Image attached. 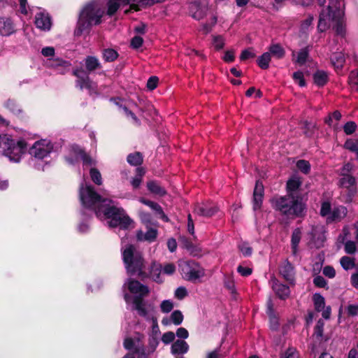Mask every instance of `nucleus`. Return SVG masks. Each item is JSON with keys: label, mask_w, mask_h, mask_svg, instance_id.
Listing matches in <instances>:
<instances>
[{"label": "nucleus", "mask_w": 358, "mask_h": 358, "mask_svg": "<svg viewBox=\"0 0 358 358\" xmlns=\"http://www.w3.org/2000/svg\"><path fill=\"white\" fill-rule=\"evenodd\" d=\"M123 289H127L131 294L134 296L133 299L131 296L128 293H124V300L127 303H129L131 300L133 303L136 299L143 300V298L146 296L149 292V288L138 280L127 279L123 285Z\"/></svg>", "instance_id": "7"}, {"label": "nucleus", "mask_w": 358, "mask_h": 358, "mask_svg": "<svg viewBox=\"0 0 358 358\" xmlns=\"http://www.w3.org/2000/svg\"><path fill=\"white\" fill-rule=\"evenodd\" d=\"M144 336L143 334H136L133 337H128L124 339V347L128 350H131L134 355H138V358L145 357L147 352L144 348L143 340Z\"/></svg>", "instance_id": "9"}, {"label": "nucleus", "mask_w": 358, "mask_h": 358, "mask_svg": "<svg viewBox=\"0 0 358 358\" xmlns=\"http://www.w3.org/2000/svg\"><path fill=\"white\" fill-rule=\"evenodd\" d=\"M173 307V302L171 300H164L160 304V310L164 313H170Z\"/></svg>", "instance_id": "48"}, {"label": "nucleus", "mask_w": 358, "mask_h": 358, "mask_svg": "<svg viewBox=\"0 0 358 358\" xmlns=\"http://www.w3.org/2000/svg\"><path fill=\"white\" fill-rule=\"evenodd\" d=\"M271 55L269 52H264L257 59L259 66L262 69H266L269 66Z\"/></svg>", "instance_id": "34"}, {"label": "nucleus", "mask_w": 358, "mask_h": 358, "mask_svg": "<svg viewBox=\"0 0 358 358\" xmlns=\"http://www.w3.org/2000/svg\"><path fill=\"white\" fill-rule=\"evenodd\" d=\"M270 55H273V57L280 59L282 58L285 55V50L282 46L278 44H274L270 46L269 52Z\"/></svg>", "instance_id": "31"}, {"label": "nucleus", "mask_w": 358, "mask_h": 358, "mask_svg": "<svg viewBox=\"0 0 358 358\" xmlns=\"http://www.w3.org/2000/svg\"><path fill=\"white\" fill-rule=\"evenodd\" d=\"M308 245L319 248L323 245L325 240L324 229L322 225L313 226L308 234Z\"/></svg>", "instance_id": "14"}, {"label": "nucleus", "mask_w": 358, "mask_h": 358, "mask_svg": "<svg viewBox=\"0 0 358 358\" xmlns=\"http://www.w3.org/2000/svg\"><path fill=\"white\" fill-rule=\"evenodd\" d=\"M85 64L86 69L89 72L93 71L101 67V64L98 59L92 56L87 57L85 60Z\"/></svg>", "instance_id": "30"}, {"label": "nucleus", "mask_w": 358, "mask_h": 358, "mask_svg": "<svg viewBox=\"0 0 358 358\" xmlns=\"http://www.w3.org/2000/svg\"><path fill=\"white\" fill-rule=\"evenodd\" d=\"M189 345L184 340L178 339L176 341L171 348V352L173 355H183L188 352Z\"/></svg>", "instance_id": "24"}, {"label": "nucleus", "mask_w": 358, "mask_h": 358, "mask_svg": "<svg viewBox=\"0 0 358 358\" xmlns=\"http://www.w3.org/2000/svg\"><path fill=\"white\" fill-rule=\"evenodd\" d=\"M293 78L294 81L298 83V85L301 87H304L306 85V83L303 78V74L301 71L295 72L293 74Z\"/></svg>", "instance_id": "58"}, {"label": "nucleus", "mask_w": 358, "mask_h": 358, "mask_svg": "<svg viewBox=\"0 0 358 358\" xmlns=\"http://www.w3.org/2000/svg\"><path fill=\"white\" fill-rule=\"evenodd\" d=\"M148 190L159 196H164L166 194V191L158 182L155 181H149L147 183Z\"/></svg>", "instance_id": "27"}, {"label": "nucleus", "mask_w": 358, "mask_h": 358, "mask_svg": "<svg viewBox=\"0 0 358 358\" xmlns=\"http://www.w3.org/2000/svg\"><path fill=\"white\" fill-rule=\"evenodd\" d=\"M16 31L15 24L11 18L0 16V36L8 37L15 34Z\"/></svg>", "instance_id": "16"}, {"label": "nucleus", "mask_w": 358, "mask_h": 358, "mask_svg": "<svg viewBox=\"0 0 358 358\" xmlns=\"http://www.w3.org/2000/svg\"><path fill=\"white\" fill-rule=\"evenodd\" d=\"M357 129V124L354 122H348L343 127L344 132L348 134H352Z\"/></svg>", "instance_id": "55"}, {"label": "nucleus", "mask_w": 358, "mask_h": 358, "mask_svg": "<svg viewBox=\"0 0 358 358\" xmlns=\"http://www.w3.org/2000/svg\"><path fill=\"white\" fill-rule=\"evenodd\" d=\"M348 213V210L345 206H339L332 210L330 216L327 217L329 221H340L343 219Z\"/></svg>", "instance_id": "25"}, {"label": "nucleus", "mask_w": 358, "mask_h": 358, "mask_svg": "<svg viewBox=\"0 0 358 358\" xmlns=\"http://www.w3.org/2000/svg\"><path fill=\"white\" fill-rule=\"evenodd\" d=\"M79 195L83 207L95 213L101 220H108L107 224L110 227H120L126 229L132 224V220L122 208L113 205V201L110 199H101L87 182L83 181L81 183Z\"/></svg>", "instance_id": "1"}, {"label": "nucleus", "mask_w": 358, "mask_h": 358, "mask_svg": "<svg viewBox=\"0 0 358 358\" xmlns=\"http://www.w3.org/2000/svg\"><path fill=\"white\" fill-rule=\"evenodd\" d=\"M205 6H199L195 3L191 5L190 12L192 13V16L196 20L201 19L205 15Z\"/></svg>", "instance_id": "29"}, {"label": "nucleus", "mask_w": 358, "mask_h": 358, "mask_svg": "<svg viewBox=\"0 0 358 358\" xmlns=\"http://www.w3.org/2000/svg\"><path fill=\"white\" fill-rule=\"evenodd\" d=\"M308 50L306 48L301 50L297 52V56L295 62L299 64H303L308 58Z\"/></svg>", "instance_id": "49"}, {"label": "nucleus", "mask_w": 358, "mask_h": 358, "mask_svg": "<svg viewBox=\"0 0 358 358\" xmlns=\"http://www.w3.org/2000/svg\"><path fill=\"white\" fill-rule=\"evenodd\" d=\"M349 83L352 88L358 91V71H353L349 76Z\"/></svg>", "instance_id": "46"}, {"label": "nucleus", "mask_w": 358, "mask_h": 358, "mask_svg": "<svg viewBox=\"0 0 358 358\" xmlns=\"http://www.w3.org/2000/svg\"><path fill=\"white\" fill-rule=\"evenodd\" d=\"M127 162L129 164L133 166L139 165L143 162L142 155L139 152L130 154L127 157Z\"/></svg>", "instance_id": "39"}, {"label": "nucleus", "mask_w": 358, "mask_h": 358, "mask_svg": "<svg viewBox=\"0 0 358 358\" xmlns=\"http://www.w3.org/2000/svg\"><path fill=\"white\" fill-rule=\"evenodd\" d=\"M27 152L24 139L15 140L7 134L0 135V154L12 163H20Z\"/></svg>", "instance_id": "5"}, {"label": "nucleus", "mask_w": 358, "mask_h": 358, "mask_svg": "<svg viewBox=\"0 0 358 358\" xmlns=\"http://www.w3.org/2000/svg\"><path fill=\"white\" fill-rule=\"evenodd\" d=\"M331 204L328 201H324L322 203L321 209H320V215L323 217H327V218L330 216L331 213Z\"/></svg>", "instance_id": "52"}, {"label": "nucleus", "mask_w": 358, "mask_h": 358, "mask_svg": "<svg viewBox=\"0 0 358 358\" xmlns=\"http://www.w3.org/2000/svg\"><path fill=\"white\" fill-rule=\"evenodd\" d=\"M162 266L159 264L154 263L150 271V278L156 282L161 283L163 279L161 277Z\"/></svg>", "instance_id": "28"}, {"label": "nucleus", "mask_w": 358, "mask_h": 358, "mask_svg": "<svg viewBox=\"0 0 358 358\" xmlns=\"http://www.w3.org/2000/svg\"><path fill=\"white\" fill-rule=\"evenodd\" d=\"M34 22L36 27L43 31H49L52 24L48 13L41 10L36 14Z\"/></svg>", "instance_id": "17"}, {"label": "nucleus", "mask_w": 358, "mask_h": 358, "mask_svg": "<svg viewBox=\"0 0 358 358\" xmlns=\"http://www.w3.org/2000/svg\"><path fill=\"white\" fill-rule=\"evenodd\" d=\"M301 231L300 229H296L292 236V248L293 253L296 254L298 245L301 240Z\"/></svg>", "instance_id": "35"}, {"label": "nucleus", "mask_w": 358, "mask_h": 358, "mask_svg": "<svg viewBox=\"0 0 358 358\" xmlns=\"http://www.w3.org/2000/svg\"><path fill=\"white\" fill-rule=\"evenodd\" d=\"M264 185L260 181H257L253 192V209H260L264 196Z\"/></svg>", "instance_id": "18"}, {"label": "nucleus", "mask_w": 358, "mask_h": 358, "mask_svg": "<svg viewBox=\"0 0 358 358\" xmlns=\"http://www.w3.org/2000/svg\"><path fill=\"white\" fill-rule=\"evenodd\" d=\"M340 262H341L342 267L345 270L351 269V268H354V266H355V262L350 257H347V256L343 257L341 259Z\"/></svg>", "instance_id": "44"}, {"label": "nucleus", "mask_w": 358, "mask_h": 358, "mask_svg": "<svg viewBox=\"0 0 358 358\" xmlns=\"http://www.w3.org/2000/svg\"><path fill=\"white\" fill-rule=\"evenodd\" d=\"M41 54L47 57V66L52 68L62 67L64 69L70 66V64L59 57H55V48L53 47H45L41 50Z\"/></svg>", "instance_id": "13"}, {"label": "nucleus", "mask_w": 358, "mask_h": 358, "mask_svg": "<svg viewBox=\"0 0 358 358\" xmlns=\"http://www.w3.org/2000/svg\"><path fill=\"white\" fill-rule=\"evenodd\" d=\"M297 168L303 173H308L310 169V163L306 160H299L296 163Z\"/></svg>", "instance_id": "51"}, {"label": "nucleus", "mask_w": 358, "mask_h": 358, "mask_svg": "<svg viewBox=\"0 0 358 358\" xmlns=\"http://www.w3.org/2000/svg\"><path fill=\"white\" fill-rule=\"evenodd\" d=\"M134 305L138 314L146 321L150 322L157 319L156 310L154 305L138 299L134 301Z\"/></svg>", "instance_id": "12"}, {"label": "nucleus", "mask_w": 358, "mask_h": 358, "mask_svg": "<svg viewBox=\"0 0 358 358\" xmlns=\"http://www.w3.org/2000/svg\"><path fill=\"white\" fill-rule=\"evenodd\" d=\"M327 74L324 71H317L314 74V81L319 86H323L327 83Z\"/></svg>", "instance_id": "33"}, {"label": "nucleus", "mask_w": 358, "mask_h": 358, "mask_svg": "<svg viewBox=\"0 0 358 358\" xmlns=\"http://www.w3.org/2000/svg\"><path fill=\"white\" fill-rule=\"evenodd\" d=\"M313 299L315 310L318 312L322 311L325 307L324 298L320 294L316 293L313 295Z\"/></svg>", "instance_id": "32"}, {"label": "nucleus", "mask_w": 358, "mask_h": 358, "mask_svg": "<svg viewBox=\"0 0 358 358\" xmlns=\"http://www.w3.org/2000/svg\"><path fill=\"white\" fill-rule=\"evenodd\" d=\"M158 80V78L156 76L150 77L147 82V87L150 90H155L157 86Z\"/></svg>", "instance_id": "64"}, {"label": "nucleus", "mask_w": 358, "mask_h": 358, "mask_svg": "<svg viewBox=\"0 0 358 358\" xmlns=\"http://www.w3.org/2000/svg\"><path fill=\"white\" fill-rule=\"evenodd\" d=\"M183 315L180 310L173 311L169 317H164L162 320V324L164 326H169L171 324L179 325L182 322Z\"/></svg>", "instance_id": "23"}, {"label": "nucleus", "mask_w": 358, "mask_h": 358, "mask_svg": "<svg viewBox=\"0 0 358 358\" xmlns=\"http://www.w3.org/2000/svg\"><path fill=\"white\" fill-rule=\"evenodd\" d=\"M147 228V231L144 233L140 230L136 234V237L138 241H154L157 236V230L156 226H150Z\"/></svg>", "instance_id": "19"}, {"label": "nucleus", "mask_w": 358, "mask_h": 358, "mask_svg": "<svg viewBox=\"0 0 358 358\" xmlns=\"http://www.w3.org/2000/svg\"><path fill=\"white\" fill-rule=\"evenodd\" d=\"M104 14V3L101 0H93L86 3L80 13L75 35L80 36L93 25L101 24Z\"/></svg>", "instance_id": "4"}, {"label": "nucleus", "mask_w": 358, "mask_h": 358, "mask_svg": "<svg viewBox=\"0 0 358 358\" xmlns=\"http://www.w3.org/2000/svg\"><path fill=\"white\" fill-rule=\"evenodd\" d=\"M122 259L129 275L145 277V263L141 252L134 245H127L122 248Z\"/></svg>", "instance_id": "6"}, {"label": "nucleus", "mask_w": 358, "mask_h": 358, "mask_svg": "<svg viewBox=\"0 0 358 358\" xmlns=\"http://www.w3.org/2000/svg\"><path fill=\"white\" fill-rule=\"evenodd\" d=\"M225 44V40L222 36H214L213 37V45L217 50L222 49Z\"/></svg>", "instance_id": "45"}, {"label": "nucleus", "mask_w": 358, "mask_h": 358, "mask_svg": "<svg viewBox=\"0 0 358 358\" xmlns=\"http://www.w3.org/2000/svg\"><path fill=\"white\" fill-rule=\"evenodd\" d=\"M152 210H154L155 212L156 215H157L159 216V217L160 219H162L163 221H164V222L169 221L168 217L164 214L162 207L158 203L155 204V206L152 208Z\"/></svg>", "instance_id": "54"}, {"label": "nucleus", "mask_w": 358, "mask_h": 358, "mask_svg": "<svg viewBox=\"0 0 358 358\" xmlns=\"http://www.w3.org/2000/svg\"><path fill=\"white\" fill-rule=\"evenodd\" d=\"M90 175L92 180L96 185H101L102 184V178L101 173L95 168H92L90 171Z\"/></svg>", "instance_id": "42"}, {"label": "nucleus", "mask_w": 358, "mask_h": 358, "mask_svg": "<svg viewBox=\"0 0 358 358\" xmlns=\"http://www.w3.org/2000/svg\"><path fill=\"white\" fill-rule=\"evenodd\" d=\"M239 249L244 256H250L252 252V248L248 243H243L239 245Z\"/></svg>", "instance_id": "60"}, {"label": "nucleus", "mask_w": 358, "mask_h": 358, "mask_svg": "<svg viewBox=\"0 0 358 358\" xmlns=\"http://www.w3.org/2000/svg\"><path fill=\"white\" fill-rule=\"evenodd\" d=\"M175 337L176 335L173 332L168 331L162 335V341L164 344L167 345L173 342L175 339Z\"/></svg>", "instance_id": "56"}, {"label": "nucleus", "mask_w": 358, "mask_h": 358, "mask_svg": "<svg viewBox=\"0 0 358 358\" xmlns=\"http://www.w3.org/2000/svg\"><path fill=\"white\" fill-rule=\"evenodd\" d=\"M324 322L320 320L315 327L313 336L318 341L322 339Z\"/></svg>", "instance_id": "43"}, {"label": "nucleus", "mask_w": 358, "mask_h": 358, "mask_svg": "<svg viewBox=\"0 0 358 358\" xmlns=\"http://www.w3.org/2000/svg\"><path fill=\"white\" fill-rule=\"evenodd\" d=\"M79 159H82L84 165L92 166L96 164V161L87 155L78 146H73L70 151V156L66 157V161L70 164H74Z\"/></svg>", "instance_id": "15"}, {"label": "nucleus", "mask_w": 358, "mask_h": 358, "mask_svg": "<svg viewBox=\"0 0 358 358\" xmlns=\"http://www.w3.org/2000/svg\"><path fill=\"white\" fill-rule=\"evenodd\" d=\"M345 148L358 155V139H349L345 143Z\"/></svg>", "instance_id": "47"}, {"label": "nucleus", "mask_w": 358, "mask_h": 358, "mask_svg": "<svg viewBox=\"0 0 358 358\" xmlns=\"http://www.w3.org/2000/svg\"><path fill=\"white\" fill-rule=\"evenodd\" d=\"M139 216L142 223L145 224L146 227L156 226L155 222L153 221L151 215L148 213L140 211Z\"/></svg>", "instance_id": "36"}, {"label": "nucleus", "mask_w": 358, "mask_h": 358, "mask_svg": "<svg viewBox=\"0 0 358 358\" xmlns=\"http://www.w3.org/2000/svg\"><path fill=\"white\" fill-rule=\"evenodd\" d=\"M331 61L334 66L339 68L344 63L345 58L342 52H336L331 56Z\"/></svg>", "instance_id": "38"}, {"label": "nucleus", "mask_w": 358, "mask_h": 358, "mask_svg": "<svg viewBox=\"0 0 358 358\" xmlns=\"http://www.w3.org/2000/svg\"><path fill=\"white\" fill-rule=\"evenodd\" d=\"M357 250V245L354 241H348L345 243V251L348 254H353Z\"/></svg>", "instance_id": "59"}, {"label": "nucleus", "mask_w": 358, "mask_h": 358, "mask_svg": "<svg viewBox=\"0 0 358 358\" xmlns=\"http://www.w3.org/2000/svg\"><path fill=\"white\" fill-rule=\"evenodd\" d=\"M340 184L343 187L350 189L351 195L353 196L356 192L355 189V179L350 175H343L340 180Z\"/></svg>", "instance_id": "26"}, {"label": "nucleus", "mask_w": 358, "mask_h": 358, "mask_svg": "<svg viewBox=\"0 0 358 358\" xmlns=\"http://www.w3.org/2000/svg\"><path fill=\"white\" fill-rule=\"evenodd\" d=\"M301 181L297 176L289 179L287 183L288 194L285 196L273 198L271 200L273 206L282 214L287 216H300L304 210V206L295 195V191L300 187Z\"/></svg>", "instance_id": "2"}, {"label": "nucleus", "mask_w": 358, "mask_h": 358, "mask_svg": "<svg viewBox=\"0 0 358 358\" xmlns=\"http://www.w3.org/2000/svg\"><path fill=\"white\" fill-rule=\"evenodd\" d=\"M268 314L270 317L271 328L272 329H276L278 327V319L273 315L272 303L271 301L268 302Z\"/></svg>", "instance_id": "40"}, {"label": "nucleus", "mask_w": 358, "mask_h": 358, "mask_svg": "<svg viewBox=\"0 0 358 358\" xmlns=\"http://www.w3.org/2000/svg\"><path fill=\"white\" fill-rule=\"evenodd\" d=\"M194 211L199 215L210 217L217 211V208L212 203H202L197 205Z\"/></svg>", "instance_id": "20"}, {"label": "nucleus", "mask_w": 358, "mask_h": 358, "mask_svg": "<svg viewBox=\"0 0 358 358\" xmlns=\"http://www.w3.org/2000/svg\"><path fill=\"white\" fill-rule=\"evenodd\" d=\"M283 358H299V355L296 348H289L285 351Z\"/></svg>", "instance_id": "61"}, {"label": "nucleus", "mask_w": 358, "mask_h": 358, "mask_svg": "<svg viewBox=\"0 0 358 358\" xmlns=\"http://www.w3.org/2000/svg\"><path fill=\"white\" fill-rule=\"evenodd\" d=\"M159 341L157 336H150L149 343H148V353L154 352L158 346Z\"/></svg>", "instance_id": "53"}, {"label": "nucleus", "mask_w": 358, "mask_h": 358, "mask_svg": "<svg viewBox=\"0 0 358 358\" xmlns=\"http://www.w3.org/2000/svg\"><path fill=\"white\" fill-rule=\"evenodd\" d=\"M280 273L285 280L290 284H294V268L289 262H285L280 268Z\"/></svg>", "instance_id": "21"}, {"label": "nucleus", "mask_w": 358, "mask_h": 358, "mask_svg": "<svg viewBox=\"0 0 358 358\" xmlns=\"http://www.w3.org/2000/svg\"><path fill=\"white\" fill-rule=\"evenodd\" d=\"M145 174V171L143 169V168H137L136 169V176L132 178L131 180V184L134 188H138L141 182L143 175Z\"/></svg>", "instance_id": "37"}, {"label": "nucleus", "mask_w": 358, "mask_h": 358, "mask_svg": "<svg viewBox=\"0 0 358 358\" xmlns=\"http://www.w3.org/2000/svg\"><path fill=\"white\" fill-rule=\"evenodd\" d=\"M20 3V12L22 14L27 15L29 11L33 12V8H30L29 7H27V0H18Z\"/></svg>", "instance_id": "62"}, {"label": "nucleus", "mask_w": 358, "mask_h": 358, "mask_svg": "<svg viewBox=\"0 0 358 358\" xmlns=\"http://www.w3.org/2000/svg\"><path fill=\"white\" fill-rule=\"evenodd\" d=\"M271 283L273 291L280 299H285L289 296L290 290L289 287L280 283L275 278L271 280Z\"/></svg>", "instance_id": "22"}, {"label": "nucleus", "mask_w": 358, "mask_h": 358, "mask_svg": "<svg viewBox=\"0 0 358 358\" xmlns=\"http://www.w3.org/2000/svg\"><path fill=\"white\" fill-rule=\"evenodd\" d=\"M180 271L184 279L195 282L205 275L204 269L193 261L180 262Z\"/></svg>", "instance_id": "8"}, {"label": "nucleus", "mask_w": 358, "mask_h": 358, "mask_svg": "<svg viewBox=\"0 0 358 358\" xmlns=\"http://www.w3.org/2000/svg\"><path fill=\"white\" fill-rule=\"evenodd\" d=\"M343 15L338 0H329L328 7L324 9L320 14L318 29L320 31H324L329 27H332L337 36L344 37L345 25Z\"/></svg>", "instance_id": "3"}, {"label": "nucleus", "mask_w": 358, "mask_h": 358, "mask_svg": "<svg viewBox=\"0 0 358 358\" xmlns=\"http://www.w3.org/2000/svg\"><path fill=\"white\" fill-rule=\"evenodd\" d=\"M223 60L225 62L230 63L232 62L235 59V52L233 50H227L224 52V56L222 57Z\"/></svg>", "instance_id": "63"}, {"label": "nucleus", "mask_w": 358, "mask_h": 358, "mask_svg": "<svg viewBox=\"0 0 358 358\" xmlns=\"http://www.w3.org/2000/svg\"><path fill=\"white\" fill-rule=\"evenodd\" d=\"M187 295V291L185 287H178L174 293V296L179 300L183 299Z\"/></svg>", "instance_id": "57"}, {"label": "nucleus", "mask_w": 358, "mask_h": 358, "mask_svg": "<svg viewBox=\"0 0 358 358\" xmlns=\"http://www.w3.org/2000/svg\"><path fill=\"white\" fill-rule=\"evenodd\" d=\"M53 150V145L46 139L36 141L29 149V155L36 159H43Z\"/></svg>", "instance_id": "10"}, {"label": "nucleus", "mask_w": 358, "mask_h": 358, "mask_svg": "<svg viewBox=\"0 0 358 358\" xmlns=\"http://www.w3.org/2000/svg\"><path fill=\"white\" fill-rule=\"evenodd\" d=\"M117 56V52L113 49H106L103 52V57L106 62H113Z\"/></svg>", "instance_id": "41"}, {"label": "nucleus", "mask_w": 358, "mask_h": 358, "mask_svg": "<svg viewBox=\"0 0 358 358\" xmlns=\"http://www.w3.org/2000/svg\"><path fill=\"white\" fill-rule=\"evenodd\" d=\"M5 106L8 108L12 113L17 114L20 113L21 110L17 103L13 100H8L5 103Z\"/></svg>", "instance_id": "50"}, {"label": "nucleus", "mask_w": 358, "mask_h": 358, "mask_svg": "<svg viewBox=\"0 0 358 358\" xmlns=\"http://www.w3.org/2000/svg\"><path fill=\"white\" fill-rule=\"evenodd\" d=\"M76 76V86L80 90H87L90 94H98L97 85L90 80L88 74L83 69H76L73 71Z\"/></svg>", "instance_id": "11"}]
</instances>
